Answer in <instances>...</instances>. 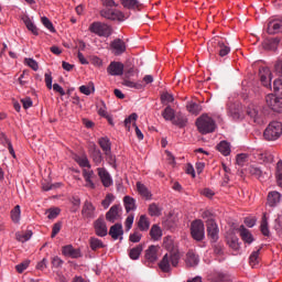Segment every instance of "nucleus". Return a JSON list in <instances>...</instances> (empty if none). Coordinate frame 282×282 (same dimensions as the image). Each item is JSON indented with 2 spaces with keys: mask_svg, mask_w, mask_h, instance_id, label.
Returning <instances> with one entry per match:
<instances>
[{
  "mask_svg": "<svg viewBox=\"0 0 282 282\" xmlns=\"http://www.w3.org/2000/svg\"><path fill=\"white\" fill-rule=\"evenodd\" d=\"M182 256L180 254L178 250H172L170 253H166L159 263L160 270L163 272H171V265L173 268H177L180 264V260Z\"/></svg>",
  "mask_w": 282,
  "mask_h": 282,
  "instance_id": "obj_1",
  "label": "nucleus"
},
{
  "mask_svg": "<svg viewBox=\"0 0 282 282\" xmlns=\"http://www.w3.org/2000/svg\"><path fill=\"white\" fill-rule=\"evenodd\" d=\"M196 127L202 135H207V133H215L217 122L212 117H208V115H202L196 119Z\"/></svg>",
  "mask_w": 282,
  "mask_h": 282,
  "instance_id": "obj_2",
  "label": "nucleus"
},
{
  "mask_svg": "<svg viewBox=\"0 0 282 282\" xmlns=\"http://www.w3.org/2000/svg\"><path fill=\"white\" fill-rule=\"evenodd\" d=\"M282 135L281 121H271L263 131V138L267 142H276Z\"/></svg>",
  "mask_w": 282,
  "mask_h": 282,
  "instance_id": "obj_3",
  "label": "nucleus"
},
{
  "mask_svg": "<svg viewBox=\"0 0 282 282\" xmlns=\"http://www.w3.org/2000/svg\"><path fill=\"white\" fill-rule=\"evenodd\" d=\"M88 30L89 32H91V34H96V36H100L104 39H109V36L113 34V29L111 28V25L99 21L93 22L89 25Z\"/></svg>",
  "mask_w": 282,
  "mask_h": 282,
  "instance_id": "obj_4",
  "label": "nucleus"
},
{
  "mask_svg": "<svg viewBox=\"0 0 282 282\" xmlns=\"http://www.w3.org/2000/svg\"><path fill=\"white\" fill-rule=\"evenodd\" d=\"M191 235L195 241H204L205 227L202 219H196L191 225Z\"/></svg>",
  "mask_w": 282,
  "mask_h": 282,
  "instance_id": "obj_5",
  "label": "nucleus"
},
{
  "mask_svg": "<svg viewBox=\"0 0 282 282\" xmlns=\"http://www.w3.org/2000/svg\"><path fill=\"white\" fill-rule=\"evenodd\" d=\"M265 102L271 111H274L275 113H282V101L279 96L269 94L265 96Z\"/></svg>",
  "mask_w": 282,
  "mask_h": 282,
  "instance_id": "obj_6",
  "label": "nucleus"
},
{
  "mask_svg": "<svg viewBox=\"0 0 282 282\" xmlns=\"http://www.w3.org/2000/svg\"><path fill=\"white\" fill-rule=\"evenodd\" d=\"M135 120H138V113L133 112L128 118L124 119V127L127 129H131V122H133L132 126L134 127V131L138 140H144V134L135 123Z\"/></svg>",
  "mask_w": 282,
  "mask_h": 282,
  "instance_id": "obj_7",
  "label": "nucleus"
},
{
  "mask_svg": "<svg viewBox=\"0 0 282 282\" xmlns=\"http://www.w3.org/2000/svg\"><path fill=\"white\" fill-rule=\"evenodd\" d=\"M100 15L109 21H124V13L119 10L106 9L100 12Z\"/></svg>",
  "mask_w": 282,
  "mask_h": 282,
  "instance_id": "obj_8",
  "label": "nucleus"
},
{
  "mask_svg": "<svg viewBox=\"0 0 282 282\" xmlns=\"http://www.w3.org/2000/svg\"><path fill=\"white\" fill-rule=\"evenodd\" d=\"M110 50L112 51V54H115V56H122V54L127 52V43H124V41H122L121 39H115L110 43Z\"/></svg>",
  "mask_w": 282,
  "mask_h": 282,
  "instance_id": "obj_9",
  "label": "nucleus"
},
{
  "mask_svg": "<svg viewBox=\"0 0 282 282\" xmlns=\"http://www.w3.org/2000/svg\"><path fill=\"white\" fill-rule=\"evenodd\" d=\"M94 228H95V235H97V237H107L108 229H107V223H105V218L99 217L97 220H95Z\"/></svg>",
  "mask_w": 282,
  "mask_h": 282,
  "instance_id": "obj_10",
  "label": "nucleus"
},
{
  "mask_svg": "<svg viewBox=\"0 0 282 282\" xmlns=\"http://www.w3.org/2000/svg\"><path fill=\"white\" fill-rule=\"evenodd\" d=\"M107 73L110 76H122L124 74V64L121 62H111L107 67Z\"/></svg>",
  "mask_w": 282,
  "mask_h": 282,
  "instance_id": "obj_11",
  "label": "nucleus"
},
{
  "mask_svg": "<svg viewBox=\"0 0 282 282\" xmlns=\"http://www.w3.org/2000/svg\"><path fill=\"white\" fill-rule=\"evenodd\" d=\"M97 173L105 188L113 185V178H111V174L105 167H98Z\"/></svg>",
  "mask_w": 282,
  "mask_h": 282,
  "instance_id": "obj_12",
  "label": "nucleus"
},
{
  "mask_svg": "<svg viewBox=\"0 0 282 282\" xmlns=\"http://www.w3.org/2000/svg\"><path fill=\"white\" fill-rule=\"evenodd\" d=\"M207 228V235L209 239L215 243L219 239V226L217 225V221L209 220V224L206 225Z\"/></svg>",
  "mask_w": 282,
  "mask_h": 282,
  "instance_id": "obj_13",
  "label": "nucleus"
},
{
  "mask_svg": "<svg viewBox=\"0 0 282 282\" xmlns=\"http://www.w3.org/2000/svg\"><path fill=\"white\" fill-rule=\"evenodd\" d=\"M82 216L85 219H94V217H96V207L94 206V204H91V202L86 200L84 203Z\"/></svg>",
  "mask_w": 282,
  "mask_h": 282,
  "instance_id": "obj_14",
  "label": "nucleus"
},
{
  "mask_svg": "<svg viewBox=\"0 0 282 282\" xmlns=\"http://www.w3.org/2000/svg\"><path fill=\"white\" fill-rule=\"evenodd\" d=\"M62 254L64 257H70V259H80L83 257L80 249H75L72 245L64 246L62 248Z\"/></svg>",
  "mask_w": 282,
  "mask_h": 282,
  "instance_id": "obj_15",
  "label": "nucleus"
},
{
  "mask_svg": "<svg viewBox=\"0 0 282 282\" xmlns=\"http://www.w3.org/2000/svg\"><path fill=\"white\" fill-rule=\"evenodd\" d=\"M271 75L272 73H270L269 67H261L259 69V76L263 87H271V83H272V78H270Z\"/></svg>",
  "mask_w": 282,
  "mask_h": 282,
  "instance_id": "obj_16",
  "label": "nucleus"
},
{
  "mask_svg": "<svg viewBox=\"0 0 282 282\" xmlns=\"http://www.w3.org/2000/svg\"><path fill=\"white\" fill-rule=\"evenodd\" d=\"M120 217V205H112L110 209L106 213V219L110 224H116Z\"/></svg>",
  "mask_w": 282,
  "mask_h": 282,
  "instance_id": "obj_17",
  "label": "nucleus"
},
{
  "mask_svg": "<svg viewBox=\"0 0 282 282\" xmlns=\"http://www.w3.org/2000/svg\"><path fill=\"white\" fill-rule=\"evenodd\" d=\"M108 235L111 236V239L117 241V239H122V235H124V230L122 229V224H115L110 227Z\"/></svg>",
  "mask_w": 282,
  "mask_h": 282,
  "instance_id": "obj_18",
  "label": "nucleus"
},
{
  "mask_svg": "<svg viewBox=\"0 0 282 282\" xmlns=\"http://www.w3.org/2000/svg\"><path fill=\"white\" fill-rule=\"evenodd\" d=\"M267 204L271 208H274V206L281 204V193L273 191L269 192L268 197H267Z\"/></svg>",
  "mask_w": 282,
  "mask_h": 282,
  "instance_id": "obj_19",
  "label": "nucleus"
},
{
  "mask_svg": "<svg viewBox=\"0 0 282 282\" xmlns=\"http://www.w3.org/2000/svg\"><path fill=\"white\" fill-rule=\"evenodd\" d=\"M212 43L217 45V47L219 48L218 50L219 56L224 57V56H228V54H230V47L228 45H226V43L223 40L214 39V40H212Z\"/></svg>",
  "mask_w": 282,
  "mask_h": 282,
  "instance_id": "obj_20",
  "label": "nucleus"
},
{
  "mask_svg": "<svg viewBox=\"0 0 282 282\" xmlns=\"http://www.w3.org/2000/svg\"><path fill=\"white\" fill-rule=\"evenodd\" d=\"M267 32L269 34H279L282 32V20H272L268 23Z\"/></svg>",
  "mask_w": 282,
  "mask_h": 282,
  "instance_id": "obj_21",
  "label": "nucleus"
},
{
  "mask_svg": "<svg viewBox=\"0 0 282 282\" xmlns=\"http://www.w3.org/2000/svg\"><path fill=\"white\" fill-rule=\"evenodd\" d=\"M238 231L240 232V237L242 239V241H245V243H252V241H254V237L252 236V234L250 232V230H248L246 228V226L241 225L238 229Z\"/></svg>",
  "mask_w": 282,
  "mask_h": 282,
  "instance_id": "obj_22",
  "label": "nucleus"
},
{
  "mask_svg": "<svg viewBox=\"0 0 282 282\" xmlns=\"http://www.w3.org/2000/svg\"><path fill=\"white\" fill-rule=\"evenodd\" d=\"M145 259L150 263H155L158 261V247L156 246H150L148 250H145Z\"/></svg>",
  "mask_w": 282,
  "mask_h": 282,
  "instance_id": "obj_23",
  "label": "nucleus"
},
{
  "mask_svg": "<svg viewBox=\"0 0 282 282\" xmlns=\"http://www.w3.org/2000/svg\"><path fill=\"white\" fill-rule=\"evenodd\" d=\"M185 263H186L187 268H195V265H198V263H199V257L197 254H195V252L188 251L186 253Z\"/></svg>",
  "mask_w": 282,
  "mask_h": 282,
  "instance_id": "obj_24",
  "label": "nucleus"
},
{
  "mask_svg": "<svg viewBox=\"0 0 282 282\" xmlns=\"http://www.w3.org/2000/svg\"><path fill=\"white\" fill-rule=\"evenodd\" d=\"M100 149L104 151L105 155H110L111 153V141L107 137H102L98 140Z\"/></svg>",
  "mask_w": 282,
  "mask_h": 282,
  "instance_id": "obj_25",
  "label": "nucleus"
},
{
  "mask_svg": "<svg viewBox=\"0 0 282 282\" xmlns=\"http://www.w3.org/2000/svg\"><path fill=\"white\" fill-rule=\"evenodd\" d=\"M212 281L213 282H231L232 276L225 272H215L212 275Z\"/></svg>",
  "mask_w": 282,
  "mask_h": 282,
  "instance_id": "obj_26",
  "label": "nucleus"
},
{
  "mask_svg": "<svg viewBox=\"0 0 282 282\" xmlns=\"http://www.w3.org/2000/svg\"><path fill=\"white\" fill-rule=\"evenodd\" d=\"M137 191L141 197H144V199H151V197H153L149 187H147L142 182H137Z\"/></svg>",
  "mask_w": 282,
  "mask_h": 282,
  "instance_id": "obj_27",
  "label": "nucleus"
},
{
  "mask_svg": "<svg viewBox=\"0 0 282 282\" xmlns=\"http://www.w3.org/2000/svg\"><path fill=\"white\" fill-rule=\"evenodd\" d=\"M94 170H83V177L86 182V186L88 188H96V184H94Z\"/></svg>",
  "mask_w": 282,
  "mask_h": 282,
  "instance_id": "obj_28",
  "label": "nucleus"
},
{
  "mask_svg": "<svg viewBox=\"0 0 282 282\" xmlns=\"http://www.w3.org/2000/svg\"><path fill=\"white\" fill-rule=\"evenodd\" d=\"M248 173L251 174L252 177H256V180H259L260 182H263L264 180L263 171L260 167L250 165L248 167Z\"/></svg>",
  "mask_w": 282,
  "mask_h": 282,
  "instance_id": "obj_29",
  "label": "nucleus"
},
{
  "mask_svg": "<svg viewBox=\"0 0 282 282\" xmlns=\"http://www.w3.org/2000/svg\"><path fill=\"white\" fill-rule=\"evenodd\" d=\"M123 205L126 208V213H131V210H137L138 206H135V198L131 196L123 197Z\"/></svg>",
  "mask_w": 282,
  "mask_h": 282,
  "instance_id": "obj_30",
  "label": "nucleus"
},
{
  "mask_svg": "<svg viewBox=\"0 0 282 282\" xmlns=\"http://www.w3.org/2000/svg\"><path fill=\"white\" fill-rule=\"evenodd\" d=\"M138 228L141 230V232H147L149 228H151V221H149V218L147 215H141L138 221Z\"/></svg>",
  "mask_w": 282,
  "mask_h": 282,
  "instance_id": "obj_31",
  "label": "nucleus"
},
{
  "mask_svg": "<svg viewBox=\"0 0 282 282\" xmlns=\"http://www.w3.org/2000/svg\"><path fill=\"white\" fill-rule=\"evenodd\" d=\"M150 237L152 241H160V239H162V228L158 225H153L150 229Z\"/></svg>",
  "mask_w": 282,
  "mask_h": 282,
  "instance_id": "obj_32",
  "label": "nucleus"
},
{
  "mask_svg": "<svg viewBox=\"0 0 282 282\" xmlns=\"http://www.w3.org/2000/svg\"><path fill=\"white\" fill-rule=\"evenodd\" d=\"M186 109L193 116H199V113H202V106H199V104L194 101L187 102Z\"/></svg>",
  "mask_w": 282,
  "mask_h": 282,
  "instance_id": "obj_33",
  "label": "nucleus"
},
{
  "mask_svg": "<svg viewBox=\"0 0 282 282\" xmlns=\"http://www.w3.org/2000/svg\"><path fill=\"white\" fill-rule=\"evenodd\" d=\"M121 6L127 10H140V1L138 0H120Z\"/></svg>",
  "mask_w": 282,
  "mask_h": 282,
  "instance_id": "obj_34",
  "label": "nucleus"
},
{
  "mask_svg": "<svg viewBox=\"0 0 282 282\" xmlns=\"http://www.w3.org/2000/svg\"><path fill=\"white\" fill-rule=\"evenodd\" d=\"M172 122L180 129H184V127L188 124V118H186V116L184 115H177L176 117H174V120H172Z\"/></svg>",
  "mask_w": 282,
  "mask_h": 282,
  "instance_id": "obj_35",
  "label": "nucleus"
},
{
  "mask_svg": "<svg viewBox=\"0 0 282 282\" xmlns=\"http://www.w3.org/2000/svg\"><path fill=\"white\" fill-rule=\"evenodd\" d=\"M89 246L90 249L96 252V250H100V248H105V242L102 240L96 238V237H90L89 238Z\"/></svg>",
  "mask_w": 282,
  "mask_h": 282,
  "instance_id": "obj_36",
  "label": "nucleus"
},
{
  "mask_svg": "<svg viewBox=\"0 0 282 282\" xmlns=\"http://www.w3.org/2000/svg\"><path fill=\"white\" fill-rule=\"evenodd\" d=\"M24 25L28 28L29 32H32V34H34V36H39V28H36V24L34 22H32V20L30 18H24Z\"/></svg>",
  "mask_w": 282,
  "mask_h": 282,
  "instance_id": "obj_37",
  "label": "nucleus"
},
{
  "mask_svg": "<svg viewBox=\"0 0 282 282\" xmlns=\"http://www.w3.org/2000/svg\"><path fill=\"white\" fill-rule=\"evenodd\" d=\"M247 116H249V118L252 119L253 122H257V120H259V108L254 105H250L247 108Z\"/></svg>",
  "mask_w": 282,
  "mask_h": 282,
  "instance_id": "obj_38",
  "label": "nucleus"
},
{
  "mask_svg": "<svg viewBox=\"0 0 282 282\" xmlns=\"http://www.w3.org/2000/svg\"><path fill=\"white\" fill-rule=\"evenodd\" d=\"M91 158L95 164H100L102 162V152H100V149H98L95 143H93Z\"/></svg>",
  "mask_w": 282,
  "mask_h": 282,
  "instance_id": "obj_39",
  "label": "nucleus"
},
{
  "mask_svg": "<svg viewBox=\"0 0 282 282\" xmlns=\"http://www.w3.org/2000/svg\"><path fill=\"white\" fill-rule=\"evenodd\" d=\"M143 249L144 248L142 247V245H138L137 247L130 249L129 251L130 259H132V261H138V259H140V254H142Z\"/></svg>",
  "mask_w": 282,
  "mask_h": 282,
  "instance_id": "obj_40",
  "label": "nucleus"
},
{
  "mask_svg": "<svg viewBox=\"0 0 282 282\" xmlns=\"http://www.w3.org/2000/svg\"><path fill=\"white\" fill-rule=\"evenodd\" d=\"M162 117L164 120L173 122L175 120V110L171 108V106H167L163 111H162Z\"/></svg>",
  "mask_w": 282,
  "mask_h": 282,
  "instance_id": "obj_41",
  "label": "nucleus"
},
{
  "mask_svg": "<svg viewBox=\"0 0 282 282\" xmlns=\"http://www.w3.org/2000/svg\"><path fill=\"white\" fill-rule=\"evenodd\" d=\"M79 91H80V94H84L85 96H91V94H94V91H96L94 82H89L88 85L80 86Z\"/></svg>",
  "mask_w": 282,
  "mask_h": 282,
  "instance_id": "obj_42",
  "label": "nucleus"
},
{
  "mask_svg": "<svg viewBox=\"0 0 282 282\" xmlns=\"http://www.w3.org/2000/svg\"><path fill=\"white\" fill-rule=\"evenodd\" d=\"M75 162L82 167V169H91V164H89V159H87V155H76Z\"/></svg>",
  "mask_w": 282,
  "mask_h": 282,
  "instance_id": "obj_43",
  "label": "nucleus"
},
{
  "mask_svg": "<svg viewBox=\"0 0 282 282\" xmlns=\"http://www.w3.org/2000/svg\"><path fill=\"white\" fill-rule=\"evenodd\" d=\"M217 150L219 151V153H221V155H228L230 153V143H228L227 141H220L217 145Z\"/></svg>",
  "mask_w": 282,
  "mask_h": 282,
  "instance_id": "obj_44",
  "label": "nucleus"
},
{
  "mask_svg": "<svg viewBox=\"0 0 282 282\" xmlns=\"http://www.w3.org/2000/svg\"><path fill=\"white\" fill-rule=\"evenodd\" d=\"M148 213L151 217H160V215H162V209L160 206H158V204L152 203L148 208Z\"/></svg>",
  "mask_w": 282,
  "mask_h": 282,
  "instance_id": "obj_45",
  "label": "nucleus"
},
{
  "mask_svg": "<svg viewBox=\"0 0 282 282\" xmlns=\"http://www.w3.org/2000/svg\"><path fill=\"white\" fill-rule=\"evenodd\" d=\"M1 138H2V144L4 147L7 144L10 155H12V158H17V153L14 152V148L12 147V142L10 141V139L6 137V133H1Z\"/></svg>",
  "mask_w": 282,
  "mask_h": 282,
  "instance_id": "obj_46",
  "label": "nucleus"
},
{
  "mask_svg": "<svg viewBox=\"0 0 282 282\" xmlns=\"http://www.w3.org/2000/svg\"><path fill=\"white\" fill-rule=\"evenodd\" d=\"M11 219L13 224H19L21 221V206L17 205L12 210H11Z\"/></svg>",
  "mask_w": 282,
  "mask_h": 282,
  "instance_id": "obj_47",
  "label": "nucleus"
},
{
  "mask_svg": "<svg viewBox=\"0 0 282 282\" xmlns=\"http://www.w3.org/2000/svg\"><path fill=\"white\" fill-rule=\"evenodd\" d=\"M202 219L206 220V225L209 224V221H216L215 220V213L209 209H205L200 213Z\"/></svg>",
  "mask_w": 282,
  "mask_h": 282,
  "instance_id": "obj_48",
  "label": "nucleus"
},
{
  "mask_svg": "<svg viewBox=\"0 0 282 282\" xmlns=\"http://www.w3.org/2000/svg\"><path fill=\"white\" fill-rule=\"evenodd\" d=\"M259 160H261L262 162H265L267 164H272V162H274V155L271 154L270 151H264L260 153Z\"/></svg>",
  "mask_w": 282,
  "mask_h": 282,
  "instance_id": "obj_49",
  "label": "nucleus"
},
{
  "mask_svg": "<svg viewBox=\"0 0 282 282\" xmlns=\"http://www.w3.org/2000/svg\"><path fill=\"white\" fill-rule=\"evenodd\" d=\"M275 180L278 182V186L282 188V161L276 163Z\"/></svg>",
  "mask_w": 282,
  "mask_h": 282,
  "instance_id": "obj_50",
  "label": "nucleus"
},
{
  "mask_svg": "<svg viewBox=\"0 0 282 282\" xmlns=\"http://www.w3.org/2000/svg\"><path fill=\"white\" fill-rule=\"evenodd\" d=\"M273 91L278 98H282V79H275L273 82Z\"/></svg>",
  "mask_w": 282,
  "mask_h": 282,
  "instance_id": "obj_51",
  "label": "nucleus"
},
{
  "mask_svg": "<svg viewBox=\"0 0 282 282\" xmlns=\"http://www.w3.org/2000/svg\"><path fill=\"white\" fill-rule=\"evenodd\" d=\"M41 21H42V24L44 25V28H46V30L48 32H52V33L56 32V29H54V24L52 23L51 20H48L47 17H42Z\"/></svg>",
  "mask_w": 282,
  "mask_h": 282,
  "instance_id": "obj_52",
  "label": "nucleus"
},
{
  "mask_svg": "<svg viewBox=\"0 0 282 282\" xmlns=\"http://www.w3.org/2000/svg\"><path fill=\"white\" fill-rule=\"evenodd\" d=\"M249 263L251 268H257L259 265V250L253 251L249 257Z\"/></svg>",
  "mask_w": 282,
  "mask_h": 282,
  "instance_id": "obj_53",
  "label": "nucleus"
},
{
  "mask_svg": "<svg viewBox=\"0 0 282 282\" xmlns=\"http://www.w3.org/2000/svg\"><path fill=\"white\" fill-rule=\"evenodd\" d=\"M260 230L264 237H269L270 228L268 227V219H265V216H263V219L261 221Z\"/></svg>",
  "mask_w": 282,
  "mask_h": 282,
  "instance_id": "obj_54",
  "label": "nucleus"
},
{
  "mask_svg": "<svg viewBox=\"0 0 282 282\" xmlns=\"http://www.w3.org/2000/svg\"><path fill=\"white\" fill-rule=\"evenodd\" d=\"M227 243L231 250H239V238L237 236H232L227 240Z\"/></svg>",
  "mask_w": 282,
  "mask_h": 282,
  "instance_id": "obj_55",
  "label": "nucleus"
},
{
  "mask_svg": "<svg viewBox=\"0 0 282 282\" xmlns=\"http://www.w3.org/2000/svg\"><path fill=\"white\" fill-rule=\"evenodd\" d=\"M17 239L25 243V241H30L32 239V230H26L24 234H18Z\"/></svg>",
  "mask_w": 282,
  "mask_h": 282,
  "instance_id": "obj_56",
  "label": "nucleus"
},
{
  "mask_svg": "<svg viewBox=\"0 0 282 282\" xmlns=\"http://www.w3.org/2000/svg\"><path fill=\"white\" fill-rule=\"evenodd\" d=\"M113 199H116L113 194L106 195L105 199L101 202V206H104L105 210H107V208H109V206H111V204L113 203Z\"/></svg>",
  "mask_w": 282,
  "mask_h": 282,
  "instance_id": "obj_57",
  "label": "nucleus"
},
{
  "mask_svg": "<svg viewBox=\"0 0 282 282\" xmlns=\"http://www.w3.org/2000/svg\"><path fill=\"white\" fill-rule=\"evenodd\" d=\"M122 85H123L124 87H130L131 89H142V88H143L142 84L135 83V82H131V80H129V79H124V80L122 82Z\"/></svg>",
  "mask_w": 282,
  "mask_h": 282,
  "instance_id": "obj_58",
  "label": "nucleus"
},
{
  "mask_svg": "<svg viewBox=\"0 0 282 282\" xmlns=\"http://www.w3.org/2000/svg\"><path fill=\"white\" fill-rule=\"evenodd\" d=\"M25 65H28V67H31V69H33V72H39V62L34 58H25L24 59Z\"/></svg>",
  "mask_w": 282,
  "mask_h": 282,
  "instance_id": "obj_59",
  "label": "nucleus"
},
{
  "mask_svg": "<svg viewBox=\"0 0 282 282\" xmlns=\"http://www.w3.org/2000/svg\"><path fill=\"white\" fill-rule=\"evenodd\" d=\"M28 268H30V260H24L22 263L15 265V270L19 274H23Z\"/></svg>",
  "mask_w": 282,
  "mask_h": 282,
  "instance_id": "obj_60",
  "label": "nucleus"
},
{
  "mask_svg": "<svg viewBox=\"0 0 282 282\" xmlns=\"http://www.w3.org/2000/svg\"><path fill=\"white\" fill-rule=\"evenodd\" d=\"M246 162H248V154L246 153L237 154L236 164H238V166H243Z\"/></svg>",
  "mask_w": 282,
  "mask_h": 282,
  "instance_id": "obj_61",
  "label": "nucleus"
},
{
  "mask_svg": "<svg viewBox=\"0 0 282 282\" xmlns=\"http://www.w3.org/2000/svg\"><path fill=\"white\" fill-rule=\"evenodd\" d=\"M141 240L142 234H140V231H134L129 236V241H131L132 243H140Z\"/></svg>",
  "mask_w": 282,
  "mask_h": 282,
  "instance_id": "obj_62",
  "label": "nucleus"
},
{
  "mask_svg": "<svg viewBox=\"0 0 282 282\" xmlns=\"http://www.w3.org/2000/svg\"><path fill=\"white\" fill-rule=\"evenodd\" d=\"M161 100L162 102H173L175 98L173 97V95L164 93L163 95H161Z\"/></svg>",
  "mask_w": 282,
  "mask_h": 282,
  "instance_id": "obj_63",
  "label": "nucleus"
},
{
  "mask_svg": "<svg viewBox=\"0 0 282 282\" xmlns=\"http://www.w3.org/2000/svg\"><path fill=\"white\" fill-rule=\"evenodd\" d=\"M274 72L276 76H280L282 78V59H279L274 65Z\"/></svg>",
  "mask_w": 282,
  "mask_h": 282,
  "instance_id": "obj_64",
  "label": "nucleus"
}]
</instances>
